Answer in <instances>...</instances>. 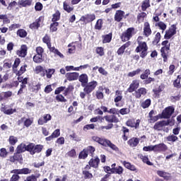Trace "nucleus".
<instances>
[{
    "mask_svg": "<svg viewBox=\"0 0 181 181\" xmlns=\"http://www.w3.org/2000/svg\"><path fill=\"white\" fill-rule=\"evenodd\" d=\"M78 78L81 87H83V91L80 92L79 96L82 100H84L86 95H90L95 90L98 83L96 81H92L88 83V75L87 74L79 75Z\"/></svg>",
    "mask_w": 181,
    "mask_h": 181,
    "instance_id": "f257e3e1",
    "label": "nucleus"
},
{
    "mask_svg": "<svg viewBox=\"0 0 181 181\" xmlns=\"http://www.w3.org/2000/svg\"><path fill=\"white\" fill-rule=\"evenodd\" d=\"M42 151H43V145L35 144V143H29L28 145L21 143L16 148V152H18V153H23V152L27 151L31 155L40 153Z\"/></svg>",
    "mask_w": 181,
    "mask_h": 181,
    "instance_id": "f03ea898",
    "label": "nucleus"
},
{
    "mask_svg": "<svg viewBox=\"0 0 181 181\" xmlns=\"http://www.w3.org/2000/svg\"><path fill=\"white\" fill-rule=\"evenodd\" d=\"M108 114H112L105 116L103 118L109 124L107 126H102L101 129H112L114 128V124H118L119 122V119L116 115L119 114V110L118 109L113 107L109 110Z\"/></svg>",
    "mask_w": 181,
    "mask_h": 181,
    "instance_id": "7ed1b4c3",
    "label": "nucleus"
},
{
    "mask_svg": "<svg viewBox=\"0 0 181 181\" xmlns=\"http://www.w3.org/2000/svg\"><path fill=\"white\" fill-rule=\"evenodd\" d=\"M91 139L93 141V142H97L100 145H102V146H108L110 148V149H112V151H115V152H118V151H119V148H118L115 144H112L111 141L107 139H103L98 136H93L91 137Z\"/></svg>",
    "mask_w": 181,
    "mask_h": 181,
    "instance_id": "20e7f679",
    "label": "nucleus"
},
{
    "mask_svg": "<svg viewBox=\"0 0 181 181\" xmlns=\"http://www.w3.org/2000/svg\"><path fill=\"white\" fill-rule=\"evenodd\" d=\"M161 46L160 56L163 57V62L167 63L169 54H170V42L169 40H164L161 42Z\"/></svg>",
    "mask_w": 181,
    "mask_h": 181,
    "instance_id": "39448f33",
    "label": "nucleus"
},
{
    "mask_svg": "<svg viewBox=\"0 0 181 181\" xmlns=\"http://www.w3.org/2000/svg\"><path fill=\"white\" fill-rule=\"evenodd\" d=\"M11 173H13V175L11 176L9 181H19V179H21L19 175H30V173H32V170L28 168L14 169L11 171Z\"/></svg>",
    "mask_w": 181,
    "mask_h": 181,
    "instance_id": "423d86ee",
    "label": "nucleus"
},
{
    "mask_svg": "<svg viewBox=\"0 0 181 181\" xmlns=\"http://www.w3.org/2000/svg\"><path fill=\"white\" fill-rule=\"evenodd\" d=\"M138 46L135 49L136 53H140V57L145 59L148 56V44L145 41H137Z\"/></svg>",
    "mask_w": 181,
    "mask_h": 181,
    "instance_id": "0eeeda50",
    "label": "nucleus"
},
{
    "mask_svg": "<svg viewBox=\"0 0 181 181\" xmlns=\"http://www.w3.org/2000/svg\"><path fill=\"white\" fill-rule=\"evenodd\" d=\"M135 33V28L131 27L127 28L124 32H123L120 36L122 42H128L134 36Z\"/></svg>",
    "mask_w": 181,
    "mask_h": 181,
    "instance_id": "6e6552de",
    "label": "nucleus"
},
{
    "mask_svg": "<svg viewBox=\"0 0 181 181\" xmlns=\"http://www.w3.org/2000/svg\"><path fill=\"white\" fill-rule=\"evenodd\" d=\"M177 24H173L171 26L165 30V33L164 35V39L165 40H169V39H172L175 35L177 33Z\"/></svg>",
    "mask_w": 181,
    "mask_h": 181,
    "instance_id": "1a4fd4ad",
    "label": "nucleus"
},
{
    "mask_svg": "<svg viewBox=\"0 0 181 181\" xmlns=\"http://www.w3.org/2000/svg\"><path fill=\"white\" fill-rule=\"evenodd\" d=\"M175 112V107L173 106H168L165 107L161 114H159L160 118H164L165 119H169L172 115Z\"/></svg>",
    "mask_w": 181,
    "mask_h": 181,
    "instance_id": "9d476101",
    "label": "nucleus"
},
{
    "mask_svg": "<svg viewBox=\"0 0 181 181\" xmlns=\"http://www.w3.org/2000/svg\"><path fill=\"white\" fill-rule=\"evenodd\" d=\"M170 122H172L170 119H168L167 121L162 120V121L157 122L155 123L153 126V129H155V131H163V127H168V125H170Z\"/></svg>",
    "mask_w": 181,
    "mask_h": 181,
    "instance_id": "9b49d317",
    "label": "nucleus"
},
{
    "mask_svg": "<svg viewBox=\"0 0 181 181\" xmlns=\"http://www.w3.org/2000/svg\"><path fill=\"white\" fill-rule=\"evenodd\" d=\"M81 22H83V23H91L93 21H95V14L94 13H87L85 16H82L79 20Z\"/></svg>",
    "mask_w": 181,
    "mask_h": 181,
    "instance_id": "f8f14e48",
    "label": "nucleus"
},
{
    "mask_svg": "<svg viewBox=\"0 0 181 181\" xmlns=\"http://www.w3.org/2000/svg\"><path fill=\"white\" fill-rule=\"evenodd\" d=\"M16 54L18 57H26V56H28V45H22L20 49L16 51Z\"/></svg>",
    "mask_w": 181,
    "mask_h": 181,
    "instance_id": "ddd939ff",
    "label": "nucleus"
},
{
    "mask_svg": "<svg viewBox=\"0 0 181 181\" xmlns=\"http://www.w3.org/2000/svg\"><path fill=\"white\" fill-rule=\"evenodd\" d=\"M138 88H139V81L135 79L132 81L127 91V93H134V91H136Z\"/></svg>",
    "mask_w": 181,
    "mask_h": 181,
    "instance_id": "4468645a",
    "label": "nucleus"
},
{
    "mask_svg": "<svg viewBox=\"0 0 181 181\" xmlns=\"http://www.w3.org/2000/svg\"><path fill=\"white\" fill-rule=\"evenodd\" d=\"M9 160L11 163H15V162H21V160H23V157H22V154L21 153L16 151L13 156H10Z\"/></svg>",
    "mask_w": 181,
    "mask_h": 181,
    "instance_id": "2eb2a0df",
    "label": "nucleus"
},
{
    "mask_svg": "<svg viewBox=\"0 0 181 181\" xmlns=\"http://www.w3.org/2000/svg\"><path fill=\"white\" fill-rule=\"evenodd\" d=\"M141 123V120L137 119L135 122V119H129L126 122L127 127H130L131 128H135V129H138L139 128V124Z\"/></svg>",
    "mask_w": 181,
    "mask_h": 181,
    "instance_id": "dca6fc26",
    "label": "nucleus"
},
{
    "mask_svg": "<svg viewBox=\"0 0 181 181\" xmlns=\"http://www.w3.org/2000/svg\"><path fill=\"white\" fill-rule=\"evenodd\" d=\"M65 76L68 81H76V80H78L79 74L78 72H69L66 74Z\"/></svg>",
    "mask_w": 181,
    "mask_h": 181,
    "instance_id": "f3484780",
    "label": "nucleus"
},
{
    "mask_svg": "<svg viewBox=\"0 0 181 181\" xmlns=\"http://www.w3.org/2000/svg\"><path fill=\"white\" fill-rule=\"evenodd\" d=\"M51 120L52 115H50V114H46L44 115L43 117L38 119L37 124L38 125H45V124H47V122Z\"/></svg>",
    "mask_w": 181,
    "mask_h": 181,
    "instance_id": "a211bd4d",
    "label": "nucleus"
},
{
    "mask_svg": "<svg viewBox=\"0 0 181 181\" xmlns=\"http://www.w3.org/2000/svg\"><path fill=\"white\" fill-rule=\"evenodd\" d=\"M143 30L144 35L146 36V37H149V36L152 35V29H151V24H149L148 22L144 23Z\"/></svg>",
    "mask_w": 181,
    "mask_h": 181,
    "instance_id": "6ab92c4d",
    "label": "nucleus"
},
{
    "mask_svg": "<svg viewBox=\"0 0 181 181\" xmlns=\"http://www.w3.org/2000/svg\"><path fill=\"white\" fill-rule=\"evenodd\" d=\"M42 19H43V17L40 16L37 19L35 20V22L30 24L29 25L30 29H32L33 30H37V29H39V27L40 26V23L42 22Z\"/></svg>",
    "mask_w": 181,
    "mask_h": 181,
    "instance_id": "aec40b11",
    "label": "nucleus"
},
{
    "mask_svg": "<svg viewBox=\"0 0 181 181\" xmlns=\"http://www.w3.org/2000/svg\"><path fill=\"white\" fill-rule=\"evenodd\" d=\"M168 151V146L161 143L154 145V152H166Z\"/></svg>",
    "mask_w": 181,
    "mask_h": 181,
    "instance_id": "412c9836",
    "label": "nucleus"
},
{
    "mask_svg": "<svg viewBox=\"0 0 181 181\" xmlns=\"http://www.w3.org/2000/svg\"><path fill=\"white\" fill-rule=\"evenodd\" d=\"M165 90V85L160 84L158 88L153 89V97L155 98H159L160 97V93Z\"/></svg>",
    "mask_w": 181,
    "mask_h": 181,
    "instance_id": "4be33fe9",
    "label": "nucleus"
},
{
    "mask_svg": "<svg viewBox=\"0 0 181 181\" xmlns=\"http://www.w3.org/2000/svg\"><path fill=\"white\" fill-rule=\"evenodd\" d=\"M156 174L160 177H163L164 180H170L172 176L170 175V173L165 172L164 170H157Z\"/></svg>",
    "mask_w": 181,
    "mask_h": 181,
    "instance_id": "5701e85b",
    "label": "nucleus"
},
{
    "mask_svg": "<svg viewBox=\"0 0 181 181\" xmlns=\"http://www.w3.org/2000/svg\"><path fill=\"white\" fill-rule=\"evenodd\" d=\"M88 165H90L93 169H98V166L100 165V158L98 157L90 158L88 161Z\"/></svg>",
    "mask_w": 181,
    "mask_h": 181,
    "instance_id": "b1692460",
    "label": "nucleus"
},
{
    "mask_svg": "<svg viewBox=\"0 0 181 181\" xmlns=\"http://www.w3.org/2000/svg\"><path fill=\"white\" fill-rule=\"evenodd\" d=\"M59 135H60V129H57L52 132V134L50 136L45 138V141H47V142L53 141L54 138H59Z\"/></svg>",
    "mask_w": 181,
    "mask_h": 181,
    "instance_id": "393cba45",
    "label": "nucleus"
},
{
    "mask_svg": "<svg viewBox=\"0 0 181 181\" xmlns=\"http://www.w3.org/2000/svg\"><path fill=\"white\" fill-rule=\"evenodd\" d=\"M131 46V41L127 42L125 44L122 45L117 51V53L118 56L122 55L124 53H125V49H127V47Z\"/></svg>",
    "mask_w": 181,
    "mask_h": 181,
    "instance_id": "a878e982",
    "label": "nucleus"
},
{
    "mask_svg": "<svg viewBox=\"0 0 181 181\" xmlns=\"http://www.w3.org/2000/svg\"><path fill=\"white\" fill-rule=\"evenodd\" d=\"M124 15H125V12L122 10H117L115 14V21L116 22H121L122 19H124Z\"/></svg>",
    "mask_w": 181,
    "mask_h": 181,
    "instance_id": "bb28decb",
    "label": "nucleus"
},
{
    "mask_svg": "<svg viewBox=\"0 0 181 181\" xmlns=\"http://www.w3.org/2000/svg\"><path fill=\"white\" fill-rule=\"evenodd\" d=\"M146 88H140L134 92V96L136 98H141L142 95H146Z\"/></svg>",
    "mask_w": 181,
    "mask_h": 181,
    "instance_id": "cd10ccee",
    "label": "nucleus"
},
{
    "mask_svg": "<svg viewBox=\"0 0 181 181\" xmlns=\"http://www.w3.org/2000/svg\"><path fill=\"white\" fill-rule=\"evenodd\" d=\"M102 39L103 44L110 43L111 40H112V33H110L109 34L102 35Z\"/></svg>",
    "mask_w": 181,
    "mask_h": 181,
    "instance_id": "c85d7f7f",
    "label": "nucleus"
},
{
    "mask_svg": "<svg viewBox=\"0 0 181 181\" xmlns=\"http://www.w3.org/2000/svg\"><path fill=\"white\" fill-rule=\"evenodd\" d=\"M127 144L128 145H129V146H132V148L138 146V144H139V139L136 137H133L127 141Z\"/></svg>",
    "mask_w": 181,
    "mask_h": 181,
    "instance_id": "c756f323",
    "label": "nucleus"
},
{
    "mask_svg": "<svg viewBox=\"0 0 181 181\" xmlns=\"http://www.w3.org/2000/svg\"><path fill=\"white\" fill-rule=\"evenodd\" d=\"M160 39H162V35H160V33H156L153 39L152 45H153V46H156L159 44V42H160Z\"/></svg>",
    "mask_w": 181,
    "mask_h": 181,
    "instance_id": "7c9ffc66",
    "label": "nucleus"
},
{
    "mask_svg": "<svg viewBox=\"0 0 181 181\" xmlns=\"http://www.w3.org/2000/svg\"><path fill=\"white\" fill-rule=\"evenodd\" d=\"M155 26L158 27L160 30H162V33H163V32H165L168 28V25L163 21L156 23Z\"/></svg>",
    "mask_w": 181,
    "mask_h": 181,
    "instance_id": "2f4dec72",
    "label": "nucleus"
},
{
    "mask_svg": "<svg viewBox=\"0 0 181 181\" xmlns=\"http://www.w3.org/2000/svg\"><path fill=\"white\" fill-rule=\"evenodd\" d=\"M45 59H43V55L37 54L33 57V62L35 63L40 64L43 63Z\"/></svg>",
    "mask_w": 181,
    "mask_h": 181,
    "instance_id": "473e14b6",
    "label": "nucleus"
},
{
    "mask_svg": "<svg viewBox=\"0 0 181 181\" xmlns=\"http://www.w3.org/2000/svg\"><path fill=\"white\" fill-rule=\"evenodd\" d=\"M63 9L67 12V13H70L74 11V8L70 6V5H69L66 1L63 2Z\"/></svg>",
    "mask_w": 181,
    "mask_h": 181,
    "instance_id": "72a5a7b5",
    "label": "nucleus"
},
{
    "mask_svg": "<svg viewBox=\"0 0 181 181\" xmlns=\"http://www.w3.org/2000/svg\"><path fill=\"white\" fill-rule=\"evenodd\" d=\"M123 165L124 168L129 169V170H132L133 172H135V170H136V168L135 167V165L131 164V163L129 162L123 161Z\"/></svg>",
    "mask_w": 181,
    "mask_h": 181,
    "instance_id": "f704fd0d",
    "label": "nucleus"
},
{
    "mask_svg": "<svg viewBox=\"0 0 181 181\" xmlns=\"http://www.w3.org/2000/svg\"><path fill=\"white\" fill-rule=\"evenodd\" d=\"M122 131L123 132V135L122 136L123 141H128V136H127V134H129V129L123 126L122 127Z\"/></svg>",
    "mask_w": 181,
    "mask_h": 181,
    "instance_id": "c9c22d12",
    "label": "nucleus"
},
{
    "mask_svg": "<svg viewBox=\"0 0 181 181\" xmlns=\"http://www.w3.org/2000/svg\"><path fill=\"white\" fill-rule=\"evenodd\" d=\"M112 173H115V175H122V173H124V168L119 165L115 168H112Z\"/></svg>",
    "mask_w": 181,
    "mask_h": 181,
    "instance_id": "e433bc0d",
    "label": "nucleus"
},
{
    "mask_svg": "<svg viewBox=\"0 0 181 181\" xmlns=\"http://www.w3.org/2000/svg\"><path fill=\"white\" fill-rule=\"evenodd\" d=\"M151 7V0H144L141 4V10L145 12L148 8Z\"/></svg>",
    "mask_w": 181,
    "mask_h": 181,
    "instance_id": "4c0bfd02",
    "label": "nucleus"
},
{
    "mask_svg": "<svg viewBox=\"0 0 181 181\" xmlns=\"http://www.w3.org/2000/svg\"><path fill=\"white\" fill-rule=\"evenodd\" d=\"M42 42L47 45V47L50 46V45H52V38L50 37V35L45 34L42 38Z\"/></svg>",
    "mask_w": 181,
    "mask_h": 181,
    "instance_id": "58836bf2",
    "label": "nucleus"
},
{
    "mask_svg": "<svg viewBox=\"0 0 181 181\" xmlns=\"http://www.w3.org/2000/svg\"><path fill=\"white\" fill-rule=\"evenodd\" d=\"M151 76V69H146L143 74L140 75V78L141 80H146Z\"/></svg>",
    "mask_w": 181,
    "mask_h": 181,
    "instance_id": "ea45409f",
    "label": "nucleus"
},
{
    "mask_svg": "<svg viewBox=\"0 0 181 181\" xmlns=\"http://www.w3.org/2000/svg\"><path fill=\"white\" fill-rule=\"evenodd\" d=\"M180 81H181V75H178L177 76V78L175 80H174V81L173 83V86L175 88H181Z\"/></svg>",
    "mask_w": 181,
    "mask_h": 181,
    "instance_id": "a19ab883",
    "label": "nucleus"
},
{
    "mask_svg": "<svg viewBox=\"0 0 181 181\" xmlns=\"http://www.w3.org/2000/svg\"><path fill=\"white\" fill-rule=\"evenodd\" d=\"M21 121L22 122L24 121V126L26 127V128H29V127L33 124V119L29 118L25 119V117H22Z\"/></svg>",
    "mask_w": 181,
    "mask_h": 181,
    "instance_id": "79ce46f5",
    "label": "nucleus"
},
{
    "mask_svg": "<svg viewBox=\"0 0 181 181\" xmlns=\"http://www.w3.org/2000/svg\"><path fill=\"white\" fill-rule=\"evenodd\" d=\"M61 15L60 11L57 10L56 12L52 15V22H57V21H60Z\"/></svg>",
    "mask_w": 181,
    "mask_h": 181,
    "instance_id": "37998d69",
    "label": "nucleus"
},
{
    "mask_svg": "<svg viewBox=\"0 0 181 181\" xmlns=\"http://www.w3.org/2000/svg\"><path fill=\"white\" fill-rule=\"evenodd\" d=\"M88 157V153H87L86 148H83V151L79 153L78 159H87Z\"/></svg>",
    "mask_w": 181,
    "mask_h": 181,
    "instance_id": "c03bdc74",
    "label": "nucleus"
},
{
    "mask_svg": "<svg viewBox=\"0 0 181 181\" xmlns=\"http://www.w3.org/2000/svg\"><path fill=\"white\" fill-rule=\"evenodd\" d=\"M17 36L19 37H26L28 36V32L25 30V29H19L17 30Z\"/></svg>",
    "mask_w": 181,
    "mask_h": 181,
    "instance_id": "a18cd8bd",
    "label": "nucleus"
},
{
    "mask_svg": "<svg viewBox=\"0 0 181 181\" xmlns=\"http://www.w3.org/2000/svg\"><path fill=\"white\" fill-rule=\"evenodd\" d=\"M103 19H98L96 21V23L95 25V30H101V29H103Z\"/></svg>",
    "mask_w": 181,
    "mask_h": 181,
    "instance_id": "49530a36",
    "label": "nucleus"
},
{
    "mask_svg": "<svg viewBox=\"0 0 181 181\" xmlns=\"http://www.w3.org/2000/svg\"><path fill=\"white\" fill-rule=\"evenodd\" d=\"M74 90V86L73 85H69L64 92V95L67 96L70 93Z\"/></svg>",
    "mask_w": 181,
    "mask_h": 181,
    "instance_id": "de8ad7c7",
    "label": "nucleus"
},
{
    "mask_svg": "<svg viewBox=\"0 0 181 181\" xmlns=\"http://www.w3.org/2000/svg\"><path fill=\"white\" fill-rule=\"evenodd\" d=\"M8 142L12 146H14V145H16L18 143V137H16L15 136H10L8 138Z\"/></svg>",
    "mask_w": 181,
    "mask_h": 181,
    "instance_id": "09e8293b",
    "label": "nucleus"
},
{
    "mask_svg": "<svg viewBox=\"0 0 181 181\" xmlns=\"http://www.w3.org/2000/svg\"><path fill=\"white\" fill-rule=\"evenodd\" d=\"M151 99H146L145 101L141 103V107L144 108V110L145 108H149V107L151 106Z\"/></svg>",
    "mask_w": 181,
    "mask_h": 181,
    "instance_id": "8fccbe9b",
    "label": "nucleus"
},
{
    "mask_svg": "<svg viewBox=\"0 0 181 181\" xmlns=\"http://www.w3.org/2000/svg\"><path fill=\"white\" fill-rule=\"evenodd\" d=\"M9 80V74H5L3 76L2 74H0V86L2 83H6Z\"/></svg>",
    "mask_w": 181,
    "mask_h": 181,
    "instance_id": "3c124183",
    "label": "nucleus"
},
{
    "mask_svg": "<svg viewBox=\"0 0 181 181\" xmlns=\"http://www.w3.org/2000/svg\"><path fill=\"white\" fill-rule=\"evenodd\" d=\"M18 4L23 6V8H26V6H30V5H32V0L21 1Z\"/></svg>",
    "mask_w": 181,
    "mask_h": 181,
    "instance_id": "603ef678",
    "label": "nucleus"
},
{
    "mask_svg": "<svg viewBox=\"0 0 181 181\" xmlns=\"http://www.w3.org/2000/svg\"><path fill=\"white\" fill-rule=\"evenodd\" d=\"M140 158L144 162V163H146V165H148L149 166H152V165H153V163L149 161L148 156H141Z\"/></svg>",
    "mask_w": 181,
    "mask_h": 181,
    "instance_id": "864d4df0",
    "label": "nucleus"
},
{
    "mask_svg": "<svg viewBox=\"0 0 181 181\" xmlns=\"http://www.w3.org/2000/svg\"><path fill=\"white\" fill-rule=\"evenodd\" d=\"M26 67H28L27 64L21 66L20 70L16 73V76H18V77H21V76H22V74L26 71Z\"/></svg>",
    "mask_w": 181,
    "mask_h": 181,
    "instance_id": "5fc2aeb1",
    "label": "nucleus"
},
{
    "mask_svg": "<svg viewBox=\"0 0 181 181\" xmlns=\"http://www.w3.org/2000/svg\"><path fill=\"white\" fill-rule=\"evenodd\" d=\"M82 175L84 179H93V173H90V171L83 170Z\"/></svg>",
    "mask_w": 181,
    "mask_h": 181,
    "instance_id": "6e6d98bb",
    "label": "nucleus"
},
{
    "mask_svg": "<svg viewBox=\"0 0 181 181\" xmlns=\"http://www.w3.org/2000/svg\"><path fill=\"white\" fill-rule=\"evenodd\" d=\"M59 26V23L58 22H53L50 24V31L51 32H57V27Z\"/></svg>",
    "mask_w": 181,
    "mask_h": 181,
    "instance_id": "4d7b16f0",
    "label": "nucleus"
},
{
    "mask_svg": "<svg viewBox=\"0 0 181 181\" xmlns=\"http://www.w3.org/2000/svg\"><path fill=\"white\" fill-rule=\"evenodd\" d=\"M142 70L141 69L138 68L136 70L131 71L128 74V77H135V76L140 74Z\"/></svg>",
    "mask_w": 181,
    "mask_h": 181,
    "instance_id": "13d9d810",
    "label": "nucleus"
},
{
    "mask_svg": "<svg viewBox=\"0 0 181 181\" xmlns=\"http://www.w3.org/2000/svg\"><path fill=\"white\" fill-rule=\"evenodd\" d=\"M166 139L168 142H176L179 138L175 134H171L167 136Z\"/></svg>",
    "mask_w": 181,
    "mask_h": 181,
    "instance_id": "bf43d9fd",
    "label": "nucleus"
},
{
    "mask_svg": "<svg viewBox=\"0 0 181 181\" xmlns=\"http://www.w3.org/2000/svg\"><path fill=\"white\" fill-rule=\"evenodd\" d=\"M160 119L161 118L159 114L156 116H150L148 119V122H150V124H153V122H156V121H158V119Z\"/></svg>",
    "mask_w": 181,
    "mask_h": 181,
    "instance_id": "052dcab7",
    "label": "nucleus"
},
{
    "mask_svg": "<svg viewBox=\"0 0 181 181\" xmlns=\"http://www.w3.org/2000/svg\"><path fill=\"white\" fill-rule=\"evenodd\" d=\"M88 153H90L91 156L94 155L95 152V148L93 146H88L86 148H85Z\"/></svg>",
    "mask_w": 181,
    "mask_h": 181,
    "instance_id": "680f3d73",
    "label": "nucleus"
},
{
    "mask_svg": "<svg viewBox=\"0 0 181 181\" xmlns=\"http://www.w3.org/2000/svg\"><path fill=\"white\" fill-rule=\"evenodd\" d=\"M95 52L97 54H99L100 57L104 56L105 53L104 52V47H96Z\"/></svg>",
    "mask_w": 181,
    "mask_h": 181,
    "instance_id": "e2e57ef3",
    "label": "nucleus"
},
{
    "mask_svg": "<svg viewBox=\"0 0 181 181\" xmlns=\"http://www.w3.org/2000/svg\"><path fill=\"white\" fill-rule=\"evenodd\" d=\"M147 15L146 13L145 12H142L138 14L137 16V21H142L144 22V19H145V18H146Z\"/></svg>",
    "mask_w": 181,
    "mask_h": 181,
    "instance_id": "0e129e2a",
    "label": "nucleus"
},
{
    "mask_svg": "<svg viewBox=\"0 0 181 181\" xmlns=\"http://www.w3.org/2000/svg\"><path fill=\"white\" fill-rule=\"evenodd\" d=\"M144 83L146 85V86H148V84H151V83H155V81H156L155 79V78H152V77H148L146 79H144Z\"/></svg>",
    "mask_w": 181,
    "mask_h": 181,
    "instance_id": "69168bd1",
    "label": "nucleus"
},
{
    "mask_svg": "<svg viewBox=\"0 0 181 181\" xmlns=\"http://www.w3.org/2000/svg\"><path fill=\"white\" fill-rule=\"evenodd\" d=\"M8 156V151H6V148H1L0 149V157L1 158H6Z\"/></svg>",
    "mask_w": 181,
    "mask_h": 181,
    "instance_id": "338daca9",
    "label": "nucleus"
},
{
    "mask_svg": "<svg viewBox=\"0 0 181 181\" xmlns=\"http://www.w3.org/2000/svg\"><path fill=\"white\" fill-rule=\"evenodd\" d=\"M24 181H37V177L33 174L31 175L28 176Z\"/></svg>",
    "mask_w": 181,
    "mask_h": 181,
    "instance_id": "774afa93",
    "label": "nucleus"
}]
</instances>
